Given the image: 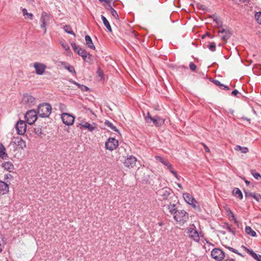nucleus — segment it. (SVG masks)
I'll list each match as a JSON object with an SVG mask.
<instances>
[{
  "instance_id": "nucleus-41",
  "label": "nucleus",
  "mask_w": 261,
  "mask_h": 261,
  "mask_svg": "<svg viewBox=\"0 0 261 261\" xmlns=\"http://www.w3.org/2000/svg\"><path fill=\"white\" fill-rule=\"evenodd\" d=\"M76 53L82 57L87 53V51L85 49L81 48L77 50Z\"/></svg>"
},
{
  "instance_id": "nucleus-14",
  "label": "nucleus",
  "mask_w": 261,
  "mask_h": 261,
  "mask_svg": "<svg viewBox=\"0 0 261 261\" xmlns=\"http://www.w3.org/2000/svg\"><path fill=\"white\" fill-rule=\"evenodd\" d=\"M136 162V158L133 155H129L125 159L124 162V165L126 167L133 168L135 166Z\"/></svg>"
},
{
  "instance_id": "nucleus-60",
  "label": "nucleus",
  "mask_w": 261,
  "mask_h": 261,
  "mask_svg": "<svg viewBox=\"0 0 261 261\" xmlns=\"http://www.w3.org/2000/svg\"><path fill=\"white\" fill-rule=\"evenodd\" d=\"M224 261H235V260L232 258H227V259H225Z\"/></svg>"
},
{
  "instance_id": "nucleus-24",
  "label": "nucleus",
  "mask_w": 261,
  "mask_h": 261,
  "mask_svg": "<svg viewBox=\"0 0 261 261\" xmlns=\"http://www.w3.org/2000/svg\"><path fill=\"white\" fill-rule=\"evenodd\" d=\"M245 231L247 234L251 237H255L256 236V233L255 232V231L253 230L250 226H246L245 228Z\"/></svg>"
},
{
  "instance_id": "nucleus-30",
  "label": "nucleus",
  "mask_w": 261,
  "mask_h": 261,
  "mask_svg": "<svg viewBox=\"0 0 261 261\" xmlns=\"http://www.w3.org/2000/svg\"><path fill=\"white\" fill-rule=\"evenodd\" d=\"M223 227L226 228L229 232L231 233L233 235L236 234V230L234 229H232L231 226L228 223H224Z\"/></svg>"
},
{
  "instance_id": "nucleus-13",
  "label": "nucleus",
  "mask_w": 261,
  "mask_h": 261,
  "mask_svg": "<svg viewBox=\"0 0 261 261\" xmlns=\"http://www.w3.org/2000/svg\"><path fill=\"white\" fill-rule=\"evenodd\" d=\"M15 128L19 135H23L26 132L25 122L23 120L18 121L16 124Z\"/></svg>"
},
{
  "instance_id": "nucleus-7",
  "label": "nucleus",
  "mask_w": 261,
  "mask_h": 261,
  "mask_svg": "<svg viewBox=\"0 0 261 261\" xmlns=\"http://www.w3.org/2000/svg\"><path fill=\"white\" fill-rule=\"evenodd\" d=\"M211 256L217 261H221L225 257V253L219 248H214L211 251Z\"/></svg>"
},
{
  "instance_id": "nucleus-55",
  "label": "nucleus",
  "mask_w": 261,
  "mask_h": 261,
  "mask_svg": "<svg viewBox=\"0 0 261 261\" xmlns=\"http://www.w3.org/2000/svg\"><path fill=\"white\" fill-rule=\"evenodd\" d=\"M221 89H224V90H229V88L228 86L227 85H225L224 84H223V86H221Z\"/></svg>"
},
{
  "instance_id": "nucleus-5",
  "label": "nucleus",
  "mask_w": 261,
  "mask_h": 261,
  "mask_svg": "<svg viewBox=\"0 0 261 261\" xmlns=\"http://www.w3.org/2000/svg\"><path fill=\"white\" fill-rule=\"evenodd\" d=\"M24 118L27 123L30 125H32L37 120V112L34 110H29L26 113Z\"/></svg>"
},
{
  "instance_id": "nucleus-56",
  "label": "nucleus",
  "mask_w": 261,
  "mask_h": 261,
  "mask_svg": "<svg viewBox=\"0 0 261 261\" xmlns=\"http://www.w3.org/2000/svg\"><path fill=\"white\" fill-rule=\"evenodd\" d=\"M204 148V149H205V151L207 152H210V149L208 148V147L204 144L202 143V144Z\"/></svg>"
},
{
  "instance_id": "nucleus-17",
  "label": "nucleus",
  "mask_w": 261,
  "mask_h": 261,
  "mask_svg": "<svg viewBox=\"0 0 261 261\" xmlns=\"http://www.w3.org/2000/svg\"><path fill=\"white\" fill-rule=\"evenodd\" d=\"M11 145H13L14 147L16 145L21 149H23L26 147V143L22 139L17 138L14 141L10 143V146Z\"/></svg>"
},
{
  "instance_id": "nucleus-61",
  "label": "nucleus",
  "mask_w": 261,
  "mask_h": 261,
  "mask_svg": "<svg viewBox=\"0 0 261 261\" xmlns=\"http://www.w3.org/2000/svg\"><path fill=\"white\" fill-rule=\"evenodd\" d=\"M177 186H178V187L179 188H180V189H182V186L181 185V184H177Z\"/></svg>"
},
{
  "instance_id": "nucleus-52",
  "label": "nucleus",
  "mask_w": 261,
  "mask_h": 261,
  "mask_svg": "<svg viewBox=\"0 0 261 261\" xmlns=\"http://www.w3.org/2000/svg\"><path fill=\"white\" fill-rule=\"evenodd\" d=\"M215 21L216 22L217 24L218 25H221L222 24V22L221 21V20L219 19V18H216V19H215Z\"/></svg>"
},
{
  "instance_id": "nucleus-44",
  "label": "nucleus",
  "mask_w": 261,
  "mask_h": 261,
  "mask_svg": "<svg viewBox=\"0 0 261 261\" xmlns=\"http://www.w3.org/2000/svg\"><path fill=\"white\" fill-rule=\"evenodd\" d=\"M229 214H230L231 217L232 218V220L233 221L234 224H236L237 225H239L238 221L237 220V219L235 218L234 215L231 211H230V212H229Z\"/></svg>"
},
{
  "instance_id": "nucleus-21",
  "label": "nucleus",
  "mask_w": 261,
  "mask_h": 261,
  "mask_svg": "<svg viewBox=\"0 0 261 261\" xmlns=\"http://www.w3.org/2000/svg\"><path fill=\"white\" fill-rule=\"evenodd\" d=\"M163 165L167 167L169 171L172 173L178 180L179 179V176L177 175L176 172L173 169L171 164L168 161L166 160V162L164 163Z\"/></svg>"
},
{
  "instance_id": "nucleus-2",
  "label": "nucleus",
  "mask_w": 261,
  "mask_h": 261,
  "mask_svg": "<svg viewBox=\"0 0 261 261\" xmlns=\"http://www.w3.org/2000/svg\"><path fill=\"white\" fill-rule=\"evenodd\" d=\"M174 219L179 224H183L188 221L189 215L184 210H177L174 212Z\"/></svg>"
},
{
  "instance_id": "nucleus-25",
  "label": "nucleus",
  "mask_w": 261,
  "mask_h": 261,
  "mask_svg": "<svg viewBox=\"0 0 261 261\" xmlns=\"http://www.w3.org/2000/svg\"><path fill=\"white\" fill-rule=\"evenodd\" d=\"M80 124L83 127L87 129L90 132L93 131L95 128V126H93L92 125L88 122L81 123Z\"/></svg>"
},
{
  "instance_id": "nucleus-6",
  "label": "nucleus",
  "mask_w": 261,
  "mask_h": 261,
  "mask_svg": "<svg viewBox=\"0 0 261 261\" xmlns=\"http://www.w3.org/2000/svg\"><path fill=\"white\" fill-rule=\"evenodd\" d=\"M188 233L189 237L195 242H199L200 237L198 231L196 230V227L194 224H192L190 226L188 229Z\"/></svg>"
},
{
  "instance_id": "nucleus-22",
  "label": "nucleus",
  "mask_w": 261,
  "mask_h": 261,
  "mask_svg": "<svg viewBox=\"0 0 261 261\" xmlns=\"http://www.w3.org/2000/svg\"><path fill=\"white\" fill-rule=\"evenodd\" d=\"M85 38L86 45H87L88 47L91 49H95V45H94L90 36L89 35H86L85 36Z\"/></svg>"
},
{
  "instance_id": "nucleus-58",
  "label": "nucleus",
  "mask_w": 261,
  "mask_h": 261,
  "mask_svg": "<svg viewBox=\"0 0 261 261\" xmlns=\"http://www.w3.org/2000/svg\"><path fill=\"white\" fill-rule=\"evenodd\" d=\"M71 82L72 83H73V84H74V85H76L77 87L79 86V85H80V84H79L78 83H77V82H75V81H72V80L71 81Z\"/></svg>"
},
{
  "instance_id": "nucleus-49",
  "label": "nucleus",
  "mask_w": 261,
  "mask_h": 261,
  "mask_svg": "<svg viewBox=\"0 0 261 261\" xmlns=\"http://www.w3.org/2000/svg\"><path fill=\"white\" fill-rule=\"evenodd\" d=\"M155 159L160 162H161L163 164H164V163H165L166 161L160 156H156Z\"/></svg>"
},
{
  "instance_id": "nucleus-45",
  "label": "nucleus",
  "mask_w": 261,
  "mask_h": 261,
  "mask_svg": "<svg viewBox=\"0 0 261 261\" xmlns=\"http://www.w3.org/2000/svg\"><path fill=\"white\" fill-rule=\"evenodd\" d=\"M71 45L73 50L76 53H77V50L81 48V47H79V46H76V44L74 42H72L71 43Z\"/></svg>"
},
{
  "instance_id": "nucleus-62",
  "label": "nucleus",
  "mask_w": 261,
  "mask_h": 261,
  "mask_svg": "<svg viewBox=\"0 0 261 261\" xmlns=\"http://www.w3.org/2000/svg\"><path fill=\"white\" fill-rule=\"evenodd\" d=\"M181 68H186V69H187V67H185V66L182 65L181 66Z\"/></svg>"
},
{
  "instance_id": "nucleus-36",
  "label": "nucleus",
  "mask_w": 261,
  "mask_h": 261,
  "mask_svg": "<svg viewBox=\"0 0 261 261\" xmlns=\"http://www.w3.org/2000/svg\"><path fill=\"white\" fill-rule=\"evenodd\" d=\"M255 18L258 23L261 24V12H256Z\"/></svg>"
},
{
  "instance_id": "nucleus-20",
  "label": "nucleus",
  "mask_w": 261,
  "mask_h": 261,
  "mask_svg": "<svg viewBox=\"0 0 261 261\" xmlns=\"http://www.w3.org/2000/svg\"><path fill=\"white\" fill-rule=\"evenodd\" d=\"M2 167L9 172H11L13 171L14 168V165L11 162H5L2 165Z\"/></svg>"
},
{
  "instance_id": "nucleus-35",
  "label": "nucleus",
  "mask_w": 261,
  "mask_h": 261,
  "mask_svg": "<svg viewBox=\"0 0 261 261\" xmlns=\"http://www.w3.org/2000/svg\"><path fill=\"white\" fill-rule=\"evenodd\" d=\"M111 15L116 19L119 18L118 14L117 11L114 10L113 8H111V11H110Z\"/></svg>"
},
{
  "instance_id": "nucleus-50",
  "label": "nucleus",
  "mask_w": 261,
  "mask_h": 261,
  "mask_svg": "<svg viewBox=\"0 0 261 261\" xmlns=\"http://www.w3.org/2000/svg\"><path fill=\"white\" fill-rule=\"evenodd\" d=\"M213 82L217 86H218L220 88H221V86H223V84H221V82L218 80H214Z\"/></svg>"
},
{
  "instance_id": "nucleus-47",
  "label": "nucleus",
  "mask_w": 261,
  "mask_h": 261,
  "mask_svg": "<svg viewBox=\"0 0 261 261\" xmlns=\"http://www.w3.org/2000/svg\"><path fill=\"white\" fill-rule=\"evenodd\" d=\"M189 67L191 69V70L192 71H195L196 69V65L192 62H190L189 64Z\"/></svg>"
},
{
  "instance_id": "nucleus-8",
  "label": "nucleus",
  "mask_w": 261,
  "mask_h": 261,
  "mask_svg": "<svg viewBox=\"0 0 261 261\" xmlns=\"http://www.w3.org/2000/svg\"><path fill=\"white\" fill-rule=\"evenodd\" d=\"M218 32L221 39L224 41H226L231 35V33L229 29L227 27H221L219 29Z\"/></svg>"
},
{
  "instance_id": "nucleus-63",
  "label": "nucleus",
  "mask_w": 261,
  "mask_h": 261,
  "mask_svg": "<svg viewBox=\"0 0 261 261\" xmlns=\"http://www.w3.org/2000/svg\"><path fill=\"white\" fill-rule=\"evenodd\" d=\"M221 232L223 234H225V232L224 231H221Z\"/></svg>"
},
{
  "instance_id": "nucleus-27",
  "label": "nucleus",
  "mask_w": 261,
  "mask_h": 261,
  "mask_svg": "<svg viewBox=\"0 0 261 261\" xmlns=\"http://www.w3.org/2000/svg\"><path fill=\"white\" fill-rule=\"evenodd\" d=\"M233 194L234 196L238 197L240 199L243 198V194L239 188H234L233 190Z\"/></svg>"
},
{
  "instance_id": "nucleus-4",
  "label": "nucleus",
  "mask_w": 261,
  "mask_h": 261,
  "mask_svg": "<svg viewBox=\"0 0 261 261\" xmlns=\"http://www.w3.org/2000/svg\"><path fill=\"white\" fill-rule=\"evenodd\" d=\"M50 20V15L47 12L43 11L41 13L40 17V27L43 29L44 34H45L46 33V26L49 24Z\"/></svg>"
},
{
  "instance_id": "nucleus-57",
  "label": "nucleus",
  "mask_w": 261,
  "mask_h": 261,
  "mask_svg": "<svg viewBox=\"0 0 261 261\" xmlns=\"http://www.w3.org/2000/svg\"><path fill=\"white\" fill-rule=\"evenodd\" d=\"M108 4V7L106 8L108 10H109V11H111V8H113L111 5V3L109 1V3Z\"/></svg>"
},
{
  "instance_id": "nucleus-46",
  "label": "nucleus",
  "mask_w": 261,
  "mask_h": 261,
  "mask_svg": "<svg viewBox=\"0 0 261 261\" xmlns=\"http://www.w3.org/2000/svg\"><path fill=\"white\" fill-rule=\"evenodd\" d=\"M78 88L81 89L83 91H87L89 89L87 86L81 84L79 85Z\"/></svg>"
},
{
  "instance_id": "nucleus-10",
  "label": "nucleus",
  "mask_w": 261,
  "mask_h": 261,
  "mask_svg": "<svg viewBox=\"0 0 261 261\" xmlns=\"http://www.w3.org/2000/svg\"><path fill=\"white\" fill-rule=\"evenodd\" d=\"M33 67L35 69L36 73L39 75H42L46 69V66L44 64L38 62L34 63Z\"/></svg>"
},
{
  "instance_id": "nucleus-23",
  "label": "nucleus",
  "mask_w": 261,
  "mask_h": 261,
  "mask_svg": "<svg viewBox=\"0 0 261 261\" xmlns=\"http://www.w3.org/2000/svg\"><path fill=\"white\" fill-rule=\"evenodd\" d=\"M8 156L7 153L6 152V148L4 145L0 143V158L3 159H7Z\"/></svg>"
},
{
  "instance_id": "nucleus-32",
  "label": "nucleus",
  "mask_w": 261,
  "mask_h": 261,
  "mask_svg": "<svg viewBox=\"0 0 261 261\" xmlns=\"http://www.w3.org/2000/svg\"><path fill=\"white\" fill-rule=\"evenodd\" d=\"M64 30L65 32L69 34H71L74 36H75V33L72 31L70 25H66L64 27Z\"/></svg>"
},
{
  "instance_id": "nucleus-42",
  "label": "nucleus",
  "mask_w": 261,
  "mask_h": 261,
  "mask_svg": "<svg viewBox=\"0 0 261 261\" xmlns=\"http://www.w3.org/2000/svg\"><path fill=\"white\" fill-rule=\"evenodd\" d=\"M34 133L38 136H41L42 134L41 128L40 127H36L34 129Z\"/></svg>"
},
{
  "instance_id": "nucleus-3",
  "label": "nucleus",
  "mask_w": 261,
  "mask_h": 261,
  "mask_svg": "<svg viewBox=\"0 0 261 261\" xmlns=\"http://www.w3.org/2000/svg\"><path fill=\"white\" fill-rule=\"evenodd\" d=\"M145 121L147 123L152 122L156 126L159 127L162 126L165 122V119L160 117L158 116H155L153 117H151L149 112L147 113V115L145 118Z\"/></svg>"
},
{
  "instance_id": "nucleus-11",
  "label": "nucleus",
  "mask_w": 261,
  "mask_h": 261,
  "mask_svg": "<svg viewBox=\"0 0 261 261\" xmlns=\"http://www.w3.org/2000/svg\"><path fill=\"white\" fill-rule=\"evenodd\" d=\"M61 119L63 122L67 125H71L74 120V117L68 113H63L61 115Z\"/></svg>"
},
{
  "instance_id": "nucleus-29",
  "label": "nucleus",
  "mask_w": 261,
  "mask_h": 261,
  "mask_svg": "<svg viewBox=\"0 0 261 261\" xmlns=\"http://www.w3.org/2000/svg\"><path fill=\"white\" fill-rule=\"evenodd\" d=\"M23 15L25 18H29L31 20L33 19V15L32 13H28L27 10L25 8H23L22 10Z\"/></svg>"
},
{
  "instance_id": "nucleus-31",
  "label": "nucleus",
  "mask_w": 261,
  "mask_h": 261,
  "mask_svg": "<svg viewBox=\"0 0 261 261\" xmlns=\"http://www.w3.org/2000/svg\"><path fill=\"white\" fill-rule=\"evenodd\" d=\"M105 124L106 126H107L108 127H110L112 130H113V131L114 132H118V129L116 128V126H115L111 122H110L108 120H106L105 122Z\"/></svg>"
},
{
  "instance_id": "nucleus-51",
  "label": "nucleus",
  "mask_w": 261,
  "mask_h": 261,
  "mask_svg": "<svg viewBox=\"0 0 261 261\" xmlns=\"http://www.w3.org/2000/svg\"><path fill=\"white\" fill-rule=\"evenodd\" d=\"M12 175L11 174L8 173L5 175L4 179H11Z\"/></svg>"
},
{
  "instance_id": "nucleus-64",
  "label": "nucleus",
  "mask_w": 261,
  "mask_h": 261,
  "mask_svg": "<svg viewBox=\"0 0 261 261\" xmlns=\"http://www.w3.org/2000/svg\"><path fill=\"white\" fill-rule=\"evenodd\" d=\"M245 119H246L247 121H250V119H248L247 118H245Z\"/></svg>"
},
{
  "instance_id": "nucleus-12",
  "label": "nucleus",
  "mask_w": 261,
  "mask_h": 261,
  "mask_svg": "<svg viewBox=\"0 0 261 261\" xmlns=\"http://www.w3.org/2000/svg\"><path fill=\"white\" fill-rule=\"evenodd\" d=\"M22 103L29 107L33 106L35 103V99L31 95L24 94L22 97Z\"/></svg>"
},
{
  "instance_id": "nucleus-34",
  "label": "nucleus",
  "mask_w": 261,
  "mask_h": 261,
  "mask_svg": "<svg viewBox=\"0 0 261 261\" xmlns=\"http://www.w3.org/2000/svg\"><path fill=\"white\" fill-rule=\"evenodd\" d=\"M83 59L87 62H90L92 61V55L89 53H86L82 57Z\"/></svg>"
},
{
  "instance_id": "nucleus-19",
  "label": "nucleus",
  "mask_w": 261,
  "mask_h": 261,
  "mask_svg": "<svg viewBox=\"0 0 261 261\" xmlns=\"http://www.w3.org/2000/svg\"><path fill=\"white\" fill-rule=\"evenodd\" d=\"M243 247L254 259L257 261H261V255L256 254L252 250L249 249L243 246Z\"/></svg>"
},
{
  "instance_id": "nucleus-18",
  "label": "nucleus",
  "mask_w": 261,
  "mask_h": 261,
  "mask_svg": "<svg viewBox=\"0 0 261 261\" xmlns=\"http://www.w3.org/2000/svg\"><path fill=\"white\" fill-rule=\"evenodd\" d=\"M9 191V185L6 182L0 181V195L7 194Z\"/></svg>"
},
{
  "instance_id": "nucleus-39",
  "label": "nucleus",
  "mask_w": 261,
  "mask_h": 261,
  "mask_svg": "<svg viewBox=\"0 0 261 261\" xmlns=\"http://www.w3.org/2000/svg\"><path fill=\"white\" fill-rule=\"evenodd\" d=\"M65 68L68 70L71 73H75L74 68L73 66L68 65L67 66H65Z\"/></svg>"
},
{
  "instance_id": "nucleus-16",
  "label": "nucleus",
  "mask_w": 261,
  "mask_h": 261,
  "mask_svg": "<svg viewBox=\"0 0 261 261\" xmlns=\"http://www.w3.org/2000/svg\"><path fill=\"white\" fill-rule=\"evenodd\" d=\"M183 198L185 201L189 204L193 206H196V201L193 197L189 193H184Z\"/></svg>"
},
{
  "instance_id": "nucleus-37",
  "label": "nucleus",
  "mask_w": 261,
  "mask_h": 261,
  "mask_svg": "<svg viewBox=\"0 0 261 261\" xmlns=\"http://www.w3.org/2000/svg\"><path fill=\"white\" fill-rule=\"evenodd\" d=\"M251 197L254 198L257 201H261V195L259 194H256L255 193H250Z\"/></svg>"
},
{
  "instance_id": "nucleus-48",
  "label": "nucleus",
  "mask_w": 261,
  "mask_h": 261,
  "mask_svg": "<svg viewBox=\"0 0 261 261\" xmlns=\"http://www.w3.org/2000/svg\"><path fill=\"white\" fill-rule=\"evenodd\" d=\"M97 74L98 75L101 77V79L103 78V71L100 69V68H98L97 71Z\"/></svg>"
},
{
  "instance_id": "nucleus-26",
  "label": "nucleus",
  "mask_w": 261,
  "mask_h": 261,
  "mask_svg": "<svg viewBox=\"0 0 261 261\" xmlns=\"http://www.w3.org/2000/svg\"><path fill=\"white\" fill-rule=\"evenodd\" d=\"M101 17L102 22H103L105 26L107 29V30L110 32H112V29H111V25L109 23V22L107 19V18L103 15H101Z\"/></svg>"
},
{
  "instance_id": "nucleus-53",
  "label": "nucleus",
  "mask_w": 261,
  "mask_h": 261,
  "mask_svg": "<svg viewBox=\"0 0 261 261\" xmlns=\"http://www.w3.org/2000/svg\"><path fill=\"white\" fill-rule=\"evenodd\" d=\"M252 174L253 177L257 179L259 177H261L260 174L258 173H253Z\"/></svg>"
},
{
  "instance_id": "nucleus-15",
  "label": "nucleus",
  "mask_w": 261,
  "mask_h": 261,
  "mask_svg": "<svg viewBox=\"0 0 261 261\" xmlns=\"http://www.w3.org/2000/svg\"><path fill=\"white\" fill-rule=\"evenodd\" d=\"M172 192L171 189L168 188H164L159 190L157 192L158 195L161 196L164 200H166Z\"/></svg>"
},
{
  "instance_id": "nucleus-1",
  "label": "nucleus",
  "mask_w": 261,
  "mask_h": 261,
  "mask_svg": "<svg viewBox=\"0 0 261 261\" xmlns=\"http://www.w3.org/2000/svg\"><path fill=\"white\" fill-rule=\"evenodd\" d=\"M51 112V107L50 105L44 103L40 104L37 109V114L41 117H47L50 114Z\"/></svg>"
},
{
  "instance_id": "nucleus-43",
  "label": "nucleus",
  "mask_w": 261,
  "mask_h": 261,
  "mask_svg": "<svg viewBox=\"0 0 261 261\" xmlns=\"http://www.w3.org/2000/svg\"><path fill=\"white\" fill-rule=\"evenodd\" d=\"M207 47L208 49L212 51H214L216 50V44L214 42L210 43Z\"/></svg>"
},
{
  "instance_id": "nucleus-54",
  "label": "nucleus",
  "mask_w": 261,
  "mask_h": 261,
  "mask_svg": "<svg viewBox=\"0 0 261 261\" xmlns=\"http://www.w3.org/2000/svg\"><path fill=\"white\" fill-rule=\"evenodd\" d=\"M239 93V92L238 90H237L236 89L233 90L231 92V95H232L233 96H236Z\"/></svg>"
},
{
  "instance_id": "nucleus-9",
  "label": "nucleus",
  "mask_w": 261,
  "mask_h": 261,
  "mask_svg": "<svg viewBox=\"0 0 261 261\" xmlns=\"http://www.w3.org/2000/svg\"><path fill=\"white\" fill-rule=\"evenodd\" d=\"M107 149L112 151L118 146V141L114 138H110L105 143Z\"/></svg>"
},
{
  "instance_id": "nucleus-28",
  "label": "nucleus",
  "mask_w": 261,
  "mask_h": 261,
  "mask_svg": "<svg viewBox=\"0 0 261 261\" xmlns=\"http://www.w3.org/2000/svg\"><path fill=\"white\" fill-rule=\"evenodd\" d=\"M234 150L236 151H240L242 153H246L248 152V148L246 147H242L240 145H237Z\"/></svg>"
},
{
  "instance_id": "nucleus-33",
  "label": "nucleus",
  "mask_w": 261,
  "mask_h": 261,
  "mask_svg": "<svg viewBox=\"0 0 261 261\" xmlns=\"http://www.w3.org/2000/svg\"><path fill=\"white\" fill-rule=\"evenodd\" d=\"M168 209L171 214L174 215V212L176 211V205L175 204H170L168 205Z\"/></svg>"
},
{
  "instance_id": "nucleus-38",
  "label": "nucleus",
  "mask_w": 261,
  "mask_h": 261,
  "mask_svg": "<svg viewBox=\"0 0 261 261\" xmlns=\"http://www.w3.org/2000/svg\"><path fill=\"white\" fill-rule=\"evenodd\" d=\"M61 44L62 46V47L66 50H70V47L69 46V45L66 43L65 42H64V41H61Z\"/></svg>"
},
{
  "instance_id": "nucleus-59",
  "label": "nucleus",
  "mask_w": 261,
  "mask_h": 261,
  "mask_svg": "<svg viewBox=\"0 0 261 261\" xmlns=\"http://www.w3.org/2000/svg\"><path fill=\"white\" fill-rule=\"evenodd\" d=\"M99 1L100 2H105L107 4H108L109 3V0H99Z\"/></svg>"
},
{
  "instance_id": "nucleus-40",
  "label": "nucleus",
  "mask_w": 261,
  "mask_h": 261,
  "mask_svg": "<svg viewBox=\"0 0 261 261\" xmlns=\"http://www.w3.org/2000/svg\"><path fill=\"white\" fill-rule=\"evenodd\" d=\"M227 248L229 250L231 251V252H232L233 253H236V254H238V255H240L241 256H243V255L241 253L239 252L237 250H236V249L233 248L232 247H229V246L227 247Z\"/></svg>"
}]
</instances>
